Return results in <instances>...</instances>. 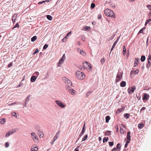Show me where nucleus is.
Instances as JSON below:
<instances>
[{
  "label": "nucleus",
  "mask_w": 151,
  "mask_h": 151,
  "mask_svg": "<svg viewBox=\"0 0 151 151\" xmlns=\"http://www.w3.org/2000/svg\"><path fill=\"white\" fill-rule=\"evenodd\" d=\"M105 14L107 16L110 17H113L115 18V14L113 12L109 9H107L104 12Z\"/></svg>",
  "instance_id": "1"
},
{
  "label": "nucleus",
  "mask_w": 151,
  "mask_h": 151,
  "mask_svg": "<svg viewBox=\"0 0 151 151\" xmlns=\"http://www.w3.org/2000/svg\"><path fill=\"white\" fill-rule=\"evenodd\" d=\"M76 77L79 79L83 80L85 78V76L83 72L80 71H78L76 72Z\"/></svg>",
  "instance_id": "2"
},
{
  "label": "nucleus",
  "mask_w": 151,
  "mask_h": 151,
  "mask_svg": "<svg viewBox=\"0 0 151 151\" xmlns=\"http://www.w3.org/2000/svg\"><path fill=\"white\" fill-rule=\"evenodd\" d=\"M64 82L67 86H70L72 85L71 81L68 78L66 77H63L62 78Z\"/></svg>",
  "instance_id": "3"
},
{
  "label": "nucleus",
  "mask_w": 151,
  "mask_h": 151,
  "mask_svg": "<svg viewBox=\"0 0 151 151\" xmlns=\"http://www.w3.org/2000/svg\"><path fill=\"white\" fill-rule=\"evenodd\" d=\"M123 73L121 72H119L118 73L116 79V82H119L122 77Z\"/></svg>",
  "instance_id": "4"
},
{
  "label": "nucleus",
  "mask_w": 151,
  "mask_h": 151,
  "mask_svg": "<svg viewBox=\"0 0 151 151\" xmlns=\"http://www.w3.org/2000/svg\"><path fill=\"white\" fill-rule=\"evenodd\" d=\"M32 139L36 143H38L39 142L38 139L37 135L35 132H32L31 134Z\"/></svg>",
  "instance_id": "5"
},
{
  "label": "nucleus",
  "mask_w": 151,
  "mask_h": 151,
  "mask_svg": "<svg viewBox=\"0 0 151 151\" xmlns=\"http://www.w3.org/2000/svg\"><path fill=\"white\" fill-rule=\"evenodd\" d=\"M151 65V55L149 54L147 59V64L146 67L147 68H149L150 66Z\"/></svg>",
  "instance_id": "6"
},
{
  "label": "nucleus",
  "mask_w": 151,
  "mask_h": 151,
  "mask_svg": "<svg viewBox=\"0 0 151 151\" xmlns=\"http://www.w3.org/2000/svg\"><path fill=\"white\" fill-rule=\"evenodd\" d=\"M55 102L56 104L61 108H64L65 106V105L60 101L55 100Z\"/></svg>",
  "instance_id": "7"
},
{
  "label": "nucleus",
  "mask_w": 151,
  "mask_h": 151,
  "mask_svg": "<svg viewBox=\"0 0 151 151\" xmlns=\"http://www.w3.org/2000/svg\"><path fill=\"white\" fill-rule=\"evenodd\" d=\"M135 86H133L132 87L129 88L128 89V91L129 93H132L134 92V91L135 90Z\"/></svg>",
  "instance_id": "8"
},
{
  "label": "nucleus",
  "mask_w": 151,
  "mask_h": 151,
  "mask_svg": "<svg viewBox=\"0 0 151 151\" xmlns=\"http://www.w3.org/2000/svg\"><path fill=\"white\" fill-rule=\"evenodd\" d=\"M83 67L85 68H87L88 67L91 68V66L90 64L86 61L83 62Z\"/></svg>",
  "instance_id": "9"
},
{
  "label": "nucleus",
  "mask_w": 151,
  "mask_h": 151,
  "mask_svg": "<svg viewBox=\"0 0 151 151\" xmlns=\"http://www.w3.org/2000/svg\"><path fill=\"white\" fill-rule=\"evenodd\" d=\"M149 95L147 93H145L143 96L142 99L143 101H146L149 99Z\"/></svg>",
  "instance_id": "10"
},
{
  "label": "nucleus",
  "mask_w": 151,
  "mask_h": 151,
  "mask_svg": "<svg viewBox=\"0 0 151 151\" xmlns=\"http://www.w3.org/2000/svg\"><path fill=\"white\" fill-rule=\"evenodd\" d=\"M130 132H128L127 133V143H129L130 141Z\"/></svg>",
  "instance_id": "11"
},
{
  "label": "nucleus",
  "mask_w": 151,
  "mask_h": 151,
  "mask_svg": "<svg viewBox=\"0 0 151 151\" xmlns=\"http://www.w3.org/2000/svg\"><path fill=\"white\" fill-rule=\"evenodd\" d=\"M65 59V54L63 55V56L61 58L60 60L58 62L59 64H61L63 63L64 61V60Z\"/></svg>",
  "instance_id": "12"
},
{
  "label": "nucleus",
  "mask_w": 151,
  "mask_h": 151,
  "mask_svg": "<svg viewBox=\"0 0 151 151\" xmlns=\"http://www.w3.org/2000/svg\"><path fill=\"white\" fill-rule=\"evenodd\" d=\"M38 150V147L36 145H33L31 148V151H37Z\"/></svg>",
  "instance_id": "13"
},
{
  "label": "nucleus",
  "mask_w": 151,
  "mask_h": 151,
  "mask_svg": "<svg viewBox=\"0 0 151 151\" xmlns=\"http://www.w3.org/2000/svg\"><path fill=\"white\" fill-rule=\"evenodd\" d=\"M60 131H59L56 133V134L53 138V142H54L58 139L59 137V135L60 134Z\"/></svg>",
  "instance_id": "14"
},
{
  "label": "nucleus",
  "mask_w": 151,
  "mask_h": 151,
  "mask_svg": "<svg viewBox=\"0 0 151 151\" xmlns=\"http://www.w3.org/2000/svg\"><path fill=\"white\" fill-rule=\"evenodd\" d=\"M139 60V58H135L134 65V67H136L137 65Z\"/></svg>",
  "instance_id": "15"
},
{
  "label": "nucleus",
  "mask_w": 151,
  "mask_h": 151,
  "mask_svg": "<svg viewBox=\"0 0 151 151\" xmlns=\"http://www.w3.org/2000/svg\"><path fill=\"white\" fill-rule=\"evenodd\" d=\"M118 40H119V39L117 38V40H116V41H115V42L114 43V44H113V46H112V47H111V52L113 50V49L114 47H115V46L116 45V44L118 42Z\"/></svg>",
  "instance_id": "16"
},
{
  "label": "nucleus",
  "mask_w": 151,
  "mask_h": 151,
  "mask_svg": "<svg viewBox=\"0 0 151 151\" xmlns=\"http://www.w3.org/2000/svg\"><path fill=\"white\" fill-rule=\"evenodd\" d=\"M91 27L89 26H85L82 29V30L86 31L87 30H90Z\"/></svg>",
  "instance_id": "17"
},
{
  "label": "nucleus",
  "mask_w": 151,
  "mask_h": 151,
  "mask_svg": "<svg viewBox=\"0 0 151 151\" xmlns=\"http://www.w3.org/2000/svg\"><path fill=\"white\" fill-rule=\"evenodd\" d=\"M124 107H123V108H122L119 109L117 110V111H116V114L119 113L121 112L124 111Z\"/></svg>",
  "instance_id": "18"
},
{
  "label": "nucleus",
  "mask_w": 151,
  "mask_h": 151,
  "mask_svg": "<svg viewBox=\"0 0 151 151\" xmlns=\"http://www.w3.org/2000/svg\"><path fill=\"white\" fill-rule=\"evenodd\" d=\"M38 134L39 137L40 138H42L44 136V134L42 131H39Z\"/></svg>",
  "instance_id": "19"
},
{
  "label": "nucleus",
  "mask_w": 151,
  "mask_h": 151,
  "mask_svg": "<svg viewBox=\"0 0 151 151\" xmlns=\"http://www.w3.org/2000/svg\"><path fill=\"white\" fill-rule=\"evenodd\" d=\"M120 85L122 87H125L126 85V82L124 81H122L120 83Z\"/></svg>",
  "instance_id": "20"
},
{
  "label": "nucleus",
  "mask_w": 151,
  "mask_h": 151,
  "mask_svg": "<svg viewBox=\"0 0 151 151\" xmlns=\"http://www.w3.org/2000/svg\"><path fill=\"white\" fill-rule=\"evenodd\" d=\"M85 123H84V125L83 127V129H82V131L80 134H81L82 135L83 134H84V133L85 132Z\"/></svg>",
  "instance_id": "21"
},
{
  "label": "nucleus",
  "mask_w": 151,
  "mask_h": 151,
  "mask_svg": "<svg viewBox=\"0 0 151 151\" xmlns=\"http://www.w3.org/2000/svg\"><path fill=\"white\" fill-rule=\"evenodd\" d=\"M17 15L16 14H15L12 17V21L13 22H14L16 18L17 17Z\"/></svg>",
  "instance_id": "22"
},
{
  "label": "nucleus",
  "mask_w": 151,
  "mask_h": 151,
  "mask_svg": "<svg viewBox=\"0 0 151 151\" xmlns=\"http://www.w3.org/2000/svg\"><path fill=\"white\" fill-rule=\"evenodd\" d=\"M6 120L5 118H2L0 119V123L1 124H3L5 122Z\"/></svg>",
  "instance_id": "23"
},
{
  "label": "nucleus",
  "mask_w": 151,
  "mask_h": 151,
  "mask_svg": "<svg viewBox=\"0 0 151 151\" xmlns=\"http://www.w3.org/2000/svg\"><path fill=\"white\" fill-rule=\"evenodd\" d=\"M18 129H11L10 131V135L11 134H12L14 133Z\"/></svg>",
  "instance_id": "24"
},
{
  "label": "nucleus",
  "mask_w": 151,
  "mask_h": 151,
  "mask_svg": "<svg viewBox=\"0 0 151 151\" xmlns=\"http://www.w3.org/2000/svg\"><path fill=\"white\" fill-rule=\"evenodd\" d=\"M36 79V78L35 76H32L31 78V82H34Z\"/></svg>",
  "instance_id": "25"
},
{
  "label": "nucleus",
  "mask_w": 151,
  "mask_h": 151,
  "mask_svg": "<svg viewBox=\"0 0 151 151\" xmlns=\"http://www.w3.org/2000/svg\"><path fill=\"white\" fill-rule=\"evenodd\" d=\"M12 114L13 116H14L15 117L17 118L19 116V114H18L15 113V112H13L12 113Z\"/></svg>",
  "instance_id": "26"
},
{
  "label": "nucleus",
  "mask_w": 151,
  "mask_h": 151,
  "mask_svg": "<svg viewBox=\"0 0 151 151\" xmlns=\"http://www.w3.org/2000/svg\"><path fill=\"white\" fill-rule=\"evenodd\" d=\"M123 53L124 55H125L126 53V49L125 48V46L124 45L123 46Z\"/></svg>",
  "instance_id": "27"
},
{
  "label": "nucleus",
  "mask_w": 151,
  "mask_h": 151,
  "mask_svg": "<svg viewBox=\"0 0 151 151\" xmlns=\"http://www.w3.org/2000/svg\"><path fill=\"white\" fill-rule=\"evenodd\" d=\"M110 118L109 116H107L106 117V123H108L109 120L110 119Z\"/></svg>",
  "instance_id": "28"
},
{
  "label": "nucleus",
  "mask_w": 151,
  "mask_h": 151,
  "mask_svg": "<svg viewBox=\"0 0 151 151\" xmlns=\"http://www.w3.org/2000/svg\"><path fill=\"white\" fill-rule=\"evenodd\" d=\"M37 39V37L36 36H33L32 38H31V40L32 42H34Z\"/></svg>",
  "instance_id": "29"
},
{
  "label": "nucleus",
  "mask_w": 151,
  "mask_h": 151,
  "mask_svg": "<svg viewBox=\"0 0 151 151\" xmlns=\"http://www.w3.org/2000/svg\"><path fill=\"white\" fill-rule=\"evenodd\" d=\"M145 59V57L144 55H142L141 56V60L142 62H143L144 61Z\"/></svg>",
  "instance_id": "30"
},
{
  "label": "nucleus",
  "mask_w": 151,
  "mask_h": 151,
  "mask_svg": "<svg viewBox=\"0 0 151 151\" xmlns=\"http://www.w3.org/2000/svg\"><path fill=\"white\" fill-rule=\"evenodd\" d=\"M47 18L48 20H51L52 19V17L50 15H47Z\"/></svg>",
  "instance_id": "31"
},
{
  "label": "nucleus",
  "mask_w": 151,
  "mask_h": 151,
  "mask_svg": "<svg viewBox=\"0 0 151 151\" xmlns=\"http://www.w3.org/2000/svg\"><path fill=\"white\" fill-rule=\"evenodd\" d=\"M120 132L121 134H123L125 132V131L122 129L120 128Z\"/></svg>",
  "instance_id": "32"
},
{
  "label": "nucleus",
  "mask_w": 151,
  "mask_h": 151,
  "mask_svg": "<svg viewBox=\"0 0 151 151\" xmlns=\"http://www.w3.org/2000/svg\"><path fill=\"white\" fill-rule=\"evenodd\" d=\"M93 91H89L88 92H87L86 94V97H88L92 93Z\"/></svg>",
  "instance_id": "33"
},
{
  "label": "nucleus",
  "mask_w": 151,
  "mask_h": 151,
  "mask_svg": "<svg viewBox=\"0 0 151 151\" xmlns=\"http://www.w3.org/2000/svg\"><path fill=\"white\" fill-rule=\"evenodd\" d=\"M143 124L142 123L139 124L138 125V128L139 129H141L143 127Z\"/></svg>",
  "instance_id": "34"
},
{
  "label": "nucleus",
  "mask_w": 151,
  "mask_h": 151,
  "mask_svg": "<svg viewBox=\"0 0 151 151\" xmlns=\"http://www.w3.org/2000/svg\"><path fill=\"white\" fill-rule=\"evenodd\" d=\"M108 137H104L103 139V142L104 143L107 141L108 140Z\"/></svg>",
  "instance_id": "35"
},
{
  "label": "nucleus",
  "mask_w": 151,
  "mask_h": 151,
  "mask_svg": "<svg viewBox=\"0 0 151 151\" xmlns=\"http://www.w3.org/2000/svg\"><path fill=\"white\" fill-rule=\"evenodd\" d=\"M110 133L111 131H107L105 132V134L106 135H109L110 134Z\"/></svg>",
  "instance_id": "36"
},
{
  "label": "nucleus",
  "mask_w": 151,
  "mask_h": 151,
  "mask_svg": "<svg viewBox=\"0 0 151 151\" xmlns=\"http://www.w3.org/2000/svg\"><path fill=\"white\" fill-rule=\"evenodd\" d=\"M124 116L127 118H128L129 117L130 114H129L126 113L124 114Z\"/></svg>",
  "instance_id": "37"
},
{
  "label": "nucleus",
  "mask_w": 151,
  "mask_h": 151,
  "mask_svg": "<svg viewBox=\"0 0 151 151\" xmlns=\"http://www.w3.org/2000/svg\"><path fill=\"white\" fill-rule=\"evenodd\" d=\"M151 21V19H149L147 20H146L145 24V25L146 26L147 24L149 22H150Z\"/></svg>",
  "instance_id": "38"
},
{
  "label": "nucleus",
  "mask_w": 151,
  "mask_h": 151,
  "mask_svg": "<svg viewBox=\"0 0 151 151\" xmlns=\"http://www.w3.org/2000/svg\"><path fill=\"white\" fill-rule=\"evenodd\" d=\"M87 135H86L85 136H84L82 139V141L85 140L87 138Z\"/></svg>",
  "instance_id": "39"
},
{
  "label": "nucleus",
  "mask_w": 151,
  "mask_h": 151,
  "mask_svg": "<svg viewBox=\"0 0 151 151\" xmlns=\"http://www.w3.org/2000/svg\"><path fill=\"white\" fill-rule=\"evenodd\" d=\"M76 91L74 90L73 89H72L70 93H71L73 95H74L75 94V92Z\"/></svg>",
  "instance_id": "40"
},
{
  "label": "nucleus",
  "mask_w": 151,
  "mask_h": 151,
  "mask_svg": "<svg viewBox=\"0 0 151 151\" xmlns=\"http://www.w3.org/2000/svg\"><path fill=\"white\" fill-rule=\"evenodd\" d=\"M71 32L70 31L69 32H68L66 35L65 37H66V38L67 39L69 35H71Z\"/></svg>",
  "instance_id": "41"
},
{
  "label": "nucleus",
  "mask_w": 151,
  "mask_h": 151,
  "mask_svg": "<svg viewBox=\"0 0 151 151\" xmlns=\"http://www.w3.org/2000/svg\"><path fill=\"white\" fill-rule=\"evenodd\" d=\"M80 53L83 56H85L86 55L85 53L83 51H80Z\"/></svg>",
  "instance_id": "42"
},
{
  "label": "nucleus",
  "mask_w": 151,
  "mask_h": 151,
  "mask_svg": "<svg viewBox=\"0 0 151 151\" xmlns=\"http://www.w3.org/2000/svg\"><path fill=\"white\" fill-rule=\"evenodd\" d=\"M23 83H22V82H20L19 83V85H18L17 86V88H19V87L21 86H22V85H23Z\"/></svg>",
  "instance_id": "43"
},
{
  "label": "nucleus",
  "mask_w": 151,
  "mask_h": 151,
  "mask_svg": "<svg viewBox=\"0 0 151 151\" xmlns=\"http://www.w3.org/2000/svg\"><path fill=\"white\" fill-rule=\"evenodd\" d=\"M95 4L93 3H92L91 4V7L92 9L94 8L95 7Z\"/></svg>",
  "instance_id": "44"
},
{
  "label": "nucleus",
  "mask_w": 151,
  "mask_h": 151,
  "mask_svg": "<svg viewBox=\"0 0 151 151\" xmlns=\"http://www.w3.org/2000/svg\"><path fill=\"white\" fill-rule=\"evenodd\" d=\"M38 52H39V50H38V49L37 48L35 50V51L33 52V54L35 55V54H36V53H37Z\"/></svg>",
  "instance_id": "45"
},
{
  "label": "nucleus",
  "mask_w": 151,
  "mask_h": 151,
  "mask_svg": "<svg viewBox=\"0 0 151 151\" xmlns=\"http://www.w3.org/2000/svg\"><path fill=\"white\" fill-rule=\"evenodd\" d=\"M109 145L110 147L114 145V142H109Z\"/></svg>",
  "instance_id": "46"
},
{
  "label": "nucleus",
  "mask_w": 151,
  "mask_h": 151,
  "mask_svg": "<svg viewBox=\"0 0 151 151\" xmlns=\"http://www.w3.org/2000/svg\"><path fill=\"white\" fill-rule=\"evenodd\" d=\"M145 28H143L142 29H141L139 31L138 34L142 33L143 32V29H145Z\"/></svg>",
  "instance_id": "47"
},
{
  "label": "nucleus",
  "mask_w": 151,
  "mask_h": 151,
  "mask_svg": "<svg viewBox=\"0 0 151 151\" xmlns=\"http://www.w3.org/2000/svg\"><path fill=\"white\" fill-rule=\"evenodd\" d=\"M48 45L47 44H45L44 46L43 47V49H46L48 47Z\"/></svg>",
  "instance_id": "48"
},
{
  "label": "nucleus",
  "mask_w": 151,
  "mask_h": 151,
  "mask_svg": "<svg viewBox=\"0 0 151 151\" xmlns=\"http://www.w3.org/2000/svg\"><path fill=\"white\" fill-rule=\"evenodd\" d=\"M139 72V70L138 69H137L134 71V73L135 74H137Z\"/></svg>",
  "instance_id": "49"
},
{
  "label": "nucleus",
  "mask_w": 151,
  "mask_h": 151,
  "mask_svg": "<svg viewBox=\"0 0 151 151\" xmlns=\"http://www.w3.org/2000/svg\"><path fill=\"white\" fill-rule=\"evenodd\" d=\"M67 39L66 38V37H64L62 40V41L63 42H65L67 41Z\"/></svg>",
  "instance_id": "50"
},
{
  "label": "nucleus",
  "mask_w": 151,
  "mask_h": 151,
  "mask_svg": "<svg viewBox=\"0 0 151 151\" xmlns=\"http://www.w3.org/2000/svg\"><path fill=\"white\" fill-rule=\"evenodd\" d=\"M147 7L149 10L151 11V5H147Z\"/></svg>",
  "instance_id": "51"
},
{
  "label": "nucleus",
  "mask_w": 151,
  "mask_h": 151,
  "mask_svg": "<svg viewBox=\"0 0 151 151\" xmlns=\"http://www.w3.org/2000/svg\"><path fill=\"white\" fill-rule=\"evenodd\" d=\"M9 146V143L8 142H6L5 144V147H8Z\"/></svg>",
  "instance_id": "52"
},
{
  "label": "nucleus",
  "mask_w": 151,
  "mask_h": 151,
  "mask_svg": "<svg viewBox=\"0 0 151 151\" xmlns=\"http://www.w3.org/2000/svg\"><path fill=\"white\" fill-rule=\"evenodd\" d=\"M19 25L18 23H17L15 26H14L13 28V29H14V28H16V27H17L18 28H19Z\"/></svg>",
  "instance_id": "53"
},
{
  "label": "nucleus",
  "mask_w": 151,
  "mask_h": 151,
  "mask_svg": "<svg viewBox=\"0 0 151 151\" xmlns=\"http://www.w3.org/2000/svg\"><path fill=\"white\" fill-rule=\"evenodd\" d=\"M9 136V131H8L5 136L6 137H8Z\"/></svg>",
  "instance_id": "54"
},
{
  "label": "nucleus",
  "mask_w": 151,
  "mask_h": 151,
  "mask_svg": "<svg viewBox=\"0 0 151 151\" xmlns=\"http://www.w3.org/2000/svg\"><path fill=\"white\" fill-rule=\"evenodd\" d=\"M120 144L119 143H118L117 144L116 146V148L120 149V146H119Z\"/></svg>",
  "instance_id": "55"
},
{
  "label": "nucleus",
  "mask_w": 151,
  "mask_h": 151,
  "mask_svg": "<svg viewBox=\"0 0 151 151\" xmlns=\"http://www.w3.org/2000/svg\"><path fill=\"white\" fill-rule=\"evenodd\" d=\"M105 61V60L104 58H103L101 59V62L102 63H104Z\"/></svg>",
  "instance_id": "56"
},
{
  "label": "nucleus",
  "mask_w": 151,
  "mask_h": 151,
  "mask_svg": "<svg viewBox=\"0 0 151 151\" xmlns=\"http://www.w3.org/2000/svg\"><path fill=\"white\" fill-rule=\"evenodd\" d=\"M30 97V96H28L26 99V101H29V98Z\"/></svg>",
  "instance_id": "57"
},
{
  "label": "nucleus",
  "mask_w": 151,
  "mask_h": 151,
  "mask_svg": "<svg viewBox=\"0 0 151 151\" xmlns=\"http://www.w3.org/2000/svg\"><path fill=\"white\" fill-rule=\"evenodd\" d=\"M67 89L68 91H69L70 93L72 90V89L70 88H68Z\"/></svg>",
  "instance_id": "58"
},
{
  "label": "nucleus",
  "mask_w": 151,
  "mask_h": 151,
  "mask_svg": "<svg viewBox=\"0 0 151 151\" xmlns=\"http://www.w3.org/2000/svg\"><path fill=\"white\" fill-rule=\"evenodd\" d=\"M101 18V15H99L98 16V19H100Z\"/></svg>",
  "instance_id": "59"
},
{
  "label": "nucleus",
  "mask_w": 151,
  "mask_h": 151,
  "mask_svg": "<svg viewBox=\"0 0 151 151\" xmlns=\"http://www.w3.org/2000/svg\"><path fill=\"white\" fill-rule=\"evenodd\" d=\"M146 109V108L145 107H143L142 108L141 110V111L142 110H144L145 109Z\"/></svg>",
  "instance_id": "60"
},
{
  "label": "nucleus",
  "mask_w": 151,
  "mask_h": 151,
  "mask_svg": "<svg viewBox=\"0 0 151 151\" xmlns=\"http://www.w3.org/2000/svg\"><path fill=\"white\" fill-rule=\"evenodd\" d=\"M148 16H149L150 17H149V18L151 16V11H150L149 14Z\"/></svg>",
  "instance_id": "61"
},
{
  "label": "nucleus",
  "mask_w": 151,
  "mask_h": 151,
  "mask_svg": "<svg viewBox=\"0 0 151 151\" xmlns=\"http://www.w3.org/2000/svg\"><path fill=\"white\" fill-rule=\"evenodd\" d=\"M120 149H118V148H116V149L115 150V151H120Z\"/></svg>",
  "instance_id": "62"
},
{
  "label": "nucleus",
  "mask_w": 151,
  "mask_h": 151,
  "mask_svg": "<svg viewBox=\"0 0 151 151\" xmlns=\"http://www.w3.org/2000/svg\"><path fill=\"white\" fill-rule=\"evenodd\" d=\"M128 143H127V141L126 142V144L125 145V147H127Z\"/></svg>",
  "instance_id": "63"
},
{
  "label": "nucleus",
  "mask_w": 151,
  "mask_h": 151,
  "mask_svg": "<svg viewBox=\"0 0 151 151\" xmlns=\"http://www.w3.org/2000/svg\"><path fill=\"white\" fill-rule=\"evenodd\" d=\"M116 148L115 147H114V148H113L112 149V150L111 151H115V150H116Z\"/></svg>",
  "instance_id": "64"
}]
</instances>
